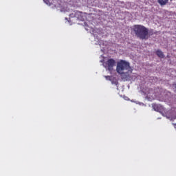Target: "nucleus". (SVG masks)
<instances>
[{
    "label": "nucleus",
    "mask_w": 176,
    "mask_h": 176,
    "mask_svg": "<svg viewBox=\"0 0 176 176\" xmlns=\"http://www.w3.org/2000/svg\"><path fill=\"white\" fill-rule=\"evenodd\" d=\"M133 31L136 36L140 38V39H148V34L149 32H148V28H146L145 26L141 25H135L133 26Z\"/></svg>",
    "instance_id": "nucleus-1"
},
{
    "label": "nucleus",
    "mask_w": 176,
    "mask_h": 176,
    "mask_svg": "<svg viewBox=\"0 0 176 176\" xmlns=\"http://www.w3.org/2000/svg\"><path fill=\"white\" fill-rule=\"evenodd\" d=\"M130 63L126 60H121L117 64L116 72L120 75H123V74H127V71L130 69Z\"/></svg>",
    "instance_id": "nucleus-2"
},
{
    "label": "nucleus",
    "mask_w": 176,
    "mask_h": 176,
    "mask_svg": "<svg viewBox=\"0 0 176 176\" xmlns=\"http://www.w3.org/2000/svg\"><path fill=\"white\" fill-rule=\"evenodd\" d=\"M115 64H116V61L114 59L110 58L104 62L103 65L104 68H107L109 71H112L113 69V67H115Z\"/></svg>",
    "instance_id": "nucleus-3"
},
{
    "label": "nucleus",
    "mask_w": 176,
    "mask_h": 176,
    "mask_svg": "<svg viewBox=\"0 0 176 176\" xmlns=\"http://www.w3.org/2000/svg\"><path fill=\"white\" fill-rule=\"evenodd\" d=\"M69 17L78 19V20H82V12L79 11H74L73 13L69 14Z\"/></svg>",
    "instance_id": "nucleus-4"
},
{
    "label": "nucleus",
    "mask_w": 176,
    "mask_h": 176,
    "mask_svg": "<svg viewBox=\"0 0 176 176\" xmlns=\"http://www.w3.org/2000/svg\"><path fill=\"white\" fill-rule=\"evenodd\" d=\"M174 116H175V112L173 109L166 112V118H168V119H173L174 118Z\"/></svg>",
    "instance_id": "nucleus-5"
},
{
    "label": "nucleus",
    "mask_w": 176,
    "mask_h": 176,
    "mask_svg": "<svg viewBox=\"0 0 176 176\" xmlns=\"http://www.w3.org/2000/svg\"><path fill=\"white\" fill-rule=\"evenodd\" d=\"M152 107L154 111H156L157 112H161L162 109H163V107L160 104H153Z\"/></svg>",
    "instance_id": "nucleus-6"
},
{
    "label": "nucleus",
    "mask_w": 176,
    "mask_h": 176,
    "mask_svg": "<svg viewBox=\"0 0 176 176\" xmlns=\"http://www.w3.org/2000/svg\"><path fill=\"white\" fill-rule=\"evenodd\" d=\"M156 54L160 58H164V54H163V52H162L160 50H157Z\"/></svg>",
    "instance_id": "nucleus-7"
},
{
    "label": "nucleus",
    "mask_w": 176,
    "mask_h": 176,
    "mask_svg": "<svg viewBox=\"0 0 176 176\" xmlns=\"http://www.w3.org/2000/svg\"><path fill=\"white\" fill-rule=\"evenodd\" d=\"M157 2L160 3V5H161V6H163L168 3V0H157Z\"/></svg>",
    "instance_id": "nucleus-8"
},
{
    "label": "nucleus",
    "mask_w": 176,
    "mask_h": 176,
    "mask_svg": "<svg viewBox=\"0 0 176 176\" xmlns=\"http://www.w3.org/2000/svg\"><path fill=\"white\" fill-rule=\"evenodd\" d=\"M43 1H44L45 3H46L47 5H49V3H50V1H49V0H43Z\"/></svg>",
    "instance_id": "nucleus-9"
},
{
    "label": "nucleus",
    "mask_w": 176,
    "mask_h": 176,
    "mask_svg": "<svg viewBox=\"0 0 176 176\" xmlns=\"http://www.w3.org/2000/svg\"><path fill=\"white\" fill-rule=\"evenodd\" d=\"M174 126H175V129H176V124H175Z\"/></svg>",
    "instance_id": "nucleus-10"
},
{
    "label": "nucleus",
    "mask_w": 176,
    "mask_h": 176,
    "mask_svg": "<svg viewBox=\"0 0 176 176\" xmlns=\"http://www.w3.org/2000/svg\"><path fill=\"white\" fill-rule=\"evenodd\" d=\"M105 78H109V76H105Z\"/></svg>",
    "instance_id": "nucleus-11"
}]
</instances>
